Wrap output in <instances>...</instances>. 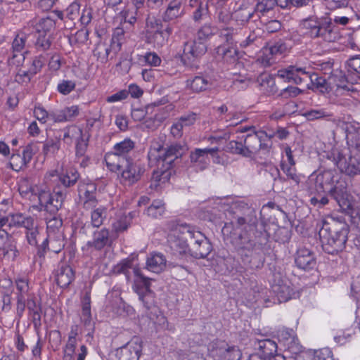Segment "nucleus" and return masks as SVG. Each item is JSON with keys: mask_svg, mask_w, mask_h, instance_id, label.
<instances>
[{"mask_svg": "<svg viewBox=\"0 0 360 360\" xmlns=\"http://www.w3.org/2000/svg\"><path fill=\"white\" fill-rule=\"evenodd\" d=\"M347 143L350 150H355L360 153V127L351 132L348 135Z\"/></svg>", "mask_w": 360, "mask_h": 360, "instance_id": "nucleus-62", "label": "nucleus"}, {"mask_svg": "<svg viewBox=\"0 0 360 360\" xmlns=\"http://www.w3.org/2000/svg\"><path fill=\"white\" fill-rule=\"evenodd\" d=\"M214 31L215 27L211 23H205L198 30L195 39L207 44L210 38L214 34Z\"/></svg>", "mask_w": 360, "mask_h": 360, "instance_id": "nucleus-48", "label": "nucleus"}, {"mask_svg": "<svg viewBox=\"0 0 360 360\" xmlns=\"http://www.w3.org/2000/svg\"><path fill=\"white\" fill-rule=\"evenodd\" d=\"M0 252H2L4 257H7L12 261H14L19 255L16 242L13 238L0 245Z\"/></svg>", "mask_w": 360, "mask_h": 360, "instance_id": "nucleus-44", "label": "nucleus"}, {"mask_svg": "<svg viewBox=\"0 0 360 360\" xmlns=\"http://www.w3.org/2000/svg\"><path fill=\"white\" fill-rule=\"evenodd\" d=\"M56 25L55 20L50 16L41 18L34 25V29L38 34H51Z\"/></svg>", "mask_w": 360, "mask_h": 360, "instance_id": "nucleus-42", "label": "nucleus"}, {"mask_svg": "<svg viewBox=\"0 0 360 360\" xmlns=\"http://www.w3.org/2000/svg\"><path fill=\"white\" fill-rule=\"evenodd\" d=\"M276 76L285 82L300 84L308 81L309 72L306 70V68L289 65L285 68L278 70Z\"/></svg>", "mask_w": 360, "mask_h": 360, "instance_id": "nucleus-16", "label": "nucleus"}, {"mask_svg": "<svg viewBox=\"0 0 360 360\" xmlns=\"http://www.w3.org/2000/svg\"><path fill=\"white\" fill-rule=\"evenodd\" d=\"M79 109L77 105L65 107L58 112H52L51 115V121L54 122H63L72 120L77 117Z\"/></svg>", "mask_w": 360, "mask_h": 360, "instance_id": "nucleus-33", "label": "nucleus"}, {"mask_svg": "<svg viewBox=\"0 0 360 360\" xmlns=\"http://www.w3.org/2000/svg\"><path fill=\"white\" fill-rule=\"evenodd\" d=\"M51 44V34H38L34 46L39 51H45L50 49Z\"/></svg>", "mask_w": 360, "mask_h": 360, "instance_id": "nucleus-54", "label": "nucleus"}, {"mask_svg": "<svg viewBox=\"0 0 360 360\" xmlns=\"http://www.w3.org/2000/svg\"><path fill=\"white\" fill-rule=\"evenodd\" d=\"M255 13V9L252 10L251 8L240 6L235 12V18L237 21L244 24L248 22L252 17Z\"/></svg>", "mask_w": 360, "mask_h": 360, "instance_id": "nucleus-50", "label": "nucleus"}, {"mask_svg": "<svg viewBox=\"0 0 360 360\" xmlns=\"http://www.w3.org/2000/svg\"><path fill=\"white\" fill-rule=\"evenodd\" d=\"M213 83L208 76L195 75L186 82V89L193 93L199 94L210 89Z\"/></svg>", "mask_w": 360, "mask_h": 360, "instance_id": "nucleus-26", "label": "nucleus"}, {"mask_svg": "<svg viewBox=\"0 0 360 360\" xmlns=\"http://www.w3.org/2000/svg\"><path fill=\"white\" fill-rule=\"evenodd\" d=\"M157 166V169L154 170L152 174L151 179L154 182L151 184L150 187L157 188L160 184L167 182L172 175L171 168H167L165 165L159 162H155Z\"/></svg>", "mask_w": 360, "mask_h": 360, "instance_id": "nucleus-32", "label": "nucleus"}, {"mask_svg": "<svg viewBox=\"0 0 360 360\" xmlns=\"http://www.w3.org/2000/svg\"><path fill=\"white\" fill-rule=\"evenodd\" d=\"M136 143L130 138H125L124 140L115 143L112 148V151L108 153L105 155V161L108 167H112L110 169L116 168L117 170H120L121 166L120 165H112L109 162V160L113 156L122 157L127 160V159H131L129 154L134 150Z\"/></svg>", "mask_w": 360, "mask_h": 360, "instance_id": "nucleus-15", "label": "nucleus"}, {"mask_svg": "<svg viewBox=\"0 0 360 360\" xmlns=\"http://www.w3.org/2000/svg\"><path fill=\"white\" fill-rule=\"evenodd\" d=\"M238 53L234 45H220L217 48V55L221 56L224 60L227 63L236 62L238 60Z\"/></svg>", "mask_w": 360, "mask_h": 360, "instance_id": "nucleus-41", "label": "nucleus"}, {"mask_svg": "<svg viewBox=\"0 0 360 360\" xmlns=\"http://www.w3.org/2000/svg\"><path fill=\"white\" fill-rule=\"evenodd\" d=\"M58 212V211L54 214L48 213L50 215V217H46L47 232L46 237H51L59 234H63V220Z\"/></svg>", "mask_w": 360, "mask_h": 360, "instance_id": "nucleus-34", "label": "nucleus"}, {"mask_svg": "<svg viewBox=\"0 0 360 360\" xmlns=\"http://www.w3.org/2000/svg\"><path fill=\"white\" fill-rule=\"evenodd\" d=\"M172 32V27L167 25L163 30L146 35L147 41L156 47H162L167 42Z\"/></svg>", "mask_w": 360, "mask_h": 360, "instance_id": "nucleus-36", "label": "nucleus"}, {"mask_svg": "<svg viewBox=\"0 0 360 360\" xmlns=\"http://www.w3.org/2000/svg\"><path fill=\"white\" fill-rule=\"evenodd\" d=\"M134 274L136 291L146 309V314L150 320L155 321V319L158 318L160 311L158 307L154 304L151 296L150 279L145 276L139 269H135Z\"/></svg>", "mask_w": 360, "mask_h": 360, "instance_id": "nucleus-5", "label": "nucleus"}, {"mask_svg": "<svg viewBox=\"0 0 360 360\" xmlns=\"http://www.w3.org/2000/svg\"><path fill=\"white\" fill-rule=\"evenodd\" d=\"M346 63L348 72L360 79V55L350 57Z\"/></svg>", "mask_w": 360, "mask_h": 360, "instance_id": "nucleus-57", "label": "nucleus"}, {"mask_svg": "<svg viewBox=\"0 0 360 360\" xmlns=\"http://www.w3.org/2000/svg\"><path fill=\"white\" fill-rule=\"evenodd\" d=\"M75 278V271L72 267L65 263L58 264L55 271V280L58 286L62 288H68Z\"/></svg>", "mask_w": 360, "mask_h": 360, "instance_id": "nucleus-21", "label": "nucleus"}, {"mask_svg": "<svg viewBox=\"0 0 360 360\" xmlns=\"http://www.w3.org/2000/svg\"><path fill=\"white\" fill-rule=\"evenodd\" d=\"M256 82L262 90L269 95H274L278 91L274 77L271 74L266 72L260 74L257 77Z\"/></svg>", "mask_w": 360, "mask_h": 360, "instance_id": "nucleus-35", "label": "nucleus"}, {"mask_svg": "<svg viewBox=\"0 0 360 360\" xmlns=\"http://www.w3.org/2000/svg\"><path fill=\"white\" fill-rule=\"evenodd\" d=\"M333 161L342 172L354 176L360 174V153L351 150V154L347 160L345 155L338 150L332 152Z\"/></svg>", "mask_w": 360, "mask_h": 360, "instance_id": "nucleus-9", "label": "nucleus"}, {"mask_svg": "<svg viewBox=\"0 0 360 360\" xmlns=\"http://www.w3.org/2000/svg\"><path fill=\"white\" fill-rule=\"evenodd\" d=\"M81 321L82 328L79 335L84 336L86 338H92L94 335V323L91 321V319H81Z\"/></svg>", "mask_w": 360, "mask_h": 360, "instance_id": "nucleus-63", "label": "nucleus"}, {"mask_svg": "<svg viewBox=\"0 0 360 360\" xmlns=\"http://www.w3.org/2000/svg\"><path fill=\"white\" fill-rule=\"evenodd\" d=\"M145 172V165L140 160L134 161L132 159H127L121 176L124 182L129 185H133L141 180Z\"/></svg>", "mask_w": 360, "mask_h": 360, "instance_id": "nucleus-17", "label": "nucleus"}, {"mask_svg": "<svg viewBox=\"0 0 360 360\" xmlns=\"http://www.w3.org/2000/svg\"><path fill=\"white\" fill-rule=\"evenodd\" d=\"M135 269H139L141 271L138 266H134L132 259H125L114 266L113 271L117 274H124L127 280L129 281L131 278V274L134 275V271Z\"/></svg>", "mask_w": 360, "mask_h": 360, "instance_id": "nucleus-40", "label": "nucleus"}, {"mask_svg": "<svg viewBox=\"0 0 360 360\" xmlns=\"http://www.w3.org/2000/svg\"><path fill=\"white\" fill-rule=\"evenodd\" d=\"M143 347L142 339H131L120 348L119 360H139Z\"/></svg>", "mask_w": 360, "mask_h": 360, "instance_id": "nucleus-19", "label": "nucleus"}, {"mask_svg": "<svg viewBox=\"0 0 360 360\" xmlns=\"http://www.w3.org/2000/svg\"><path fill=\"white\" fill-rule=\"evenodd\" d=\"M276 5V0H261L256 4L255 11L264 15L272 11Z\"/></svg>", "mask_w": 360, "mask_h": 360, "instance_id": "nucleus-58", "label": "nucleus"}, {"mask_svg": "<svg viewBox=\"0 0 360 360\" xmlns=\"http://www.w3.org/2000/svg\"><path fill=\"white\" fill-rule=\"evenodd\" d=\"M234 220L231 221L232 226L240 228L246 224L257 223L258 220L253 208L244 202H238L233 205Z\"/></svg>", "mask_w": 360, "mask_h": 360, "instance_id": "nucleus-13", "label": "nucleus"}, {"mask_svg": "<svg viewBox=\"0 0 360 360\" xmlns=\"http://www.w3.org/2000/svg\"><path fill=\"white\" fill-rule=\"evenodd\" d=\"M303 93V89H301L295 86L290 85L286 88L282 89L278 94V96L281 98L288 99L290 98L297 97L299 95L302 94Z\"/></svg>", "mask_w": 360, "mask_h": 360, "instance_id": "nucleus-61", "label": "nucleus"}, {"mask_svg": "<svg viewBox=\"0 0 360 360\" xmlns=\"http://www.w3.org/2000/svg\"><path fill=\"white\" fill-rule=\"evenodd\" d=\"M207 45L195 39L186 41L183 45L181 61L190 68H198L200 58L206 53Z\"/></svg>", "mask_w": 360, "mask_h": 360, "instance_id": "nucleus-7", "label": "nucleus"}, {"mask_svg": "<svg viewBox=\"0 0 360 360\" xmlns=\"http://www.w3.org/2000/svg\"><path fill=\"white\" fill-rule=\"evenodd\" d=\"M349 230L346 225L331 220L324 221L319 231V237L323 251L335 255L345 248Z\"/></svg>", "mask_w": 360, "mask_h": 360, "instance_id": "nucleus-3", "label": "nucleus"}, {"mask_svg": "<svg viewBox=\"0 0 360 360\" xmlns=\"http://www.w3.org/2000/svg\"><path fill=\"white\" fill-rule=\"evenodd\" d=\"M262 44V38L255 33V32H250L248 36L243 40L240 45L243 48L249 46L259 47Z\"/></svg>", "mask_w": 360, "mask_h": 360, "instance_id": "nucleus-60", "label": "nucleus"}, {"mask_svg": "<svg viewBox=\"0 0 360 360\" xmlns=\"http://www.w3.org/2000/svg\"><path fill=\"white\" fill-rule=\"evenodd\" d=\"M209 152L213 153L214 151L209 150V148H195L193 151H191L190 159L193 166L201 171L205 169L210 164Z\"/></svg>", "mask_w": 360, "mask_h": 360, "instance_id": "nucleus-27", "label": "nucleus"}, {"mask_svg": "<svg viewBox=\"0 0 360 360\" xmlns=\"http://www.w3.org/2000/svg\"><path fill=\"white\" fill-rule=\"evenodd\" d=\"M262 250L252 252L247 257H240L244 264L248 265L251 269H261L264 264L265 257L262 253Z\"/></svg>", "mask_w": 360, "mask_h": 360, "instance_id": "nucleus-37", "label": "nucleus"}, {"mask_svg": "<svg viewBox=\"0 0 360 360\" xmlns=\"http://www.w3.org/2000/svg\"><path fill=\"white\" fill-rule=\"evenodd\" d=\"M226 3H215L214 4V19L219 23L228 24L232 19V14L227 7Z\"/></svg>", "mask_w": 360, "mask_h": 360, "instance_id": "nucleus-39", "label": "nucleus"}, {"mask_svg": "<svg viewBox=\"0 0 360 360\" xmlns=\"http://www.w3.org/2000/svg\"><path fill=\"white\" fill-rule=\"evenodd\" d=\"M302 115L309 121H314L319 119H326L333 116V115L327 112L325 109H311L304 112Z\"/></svg>", "mask_w": 360, "mask_h": 360, "instance_id": "nucleus-53", "label": "nucleus"}, {"mask_svg": "<svg viewBox=\"0 0 360 360\" xmlns=\"http://www.w3.org/2000/svg\"><path fill=\"white\" fill-rule=\"evenodd\" d=\"M28 37L29 34L23 32L15 35L11 45V56L8 58L9 65L19 66L24 62L25 54L28 53L24 51Z\"/></svg>", "mask_w": 360, "mask_h": 360, "instance_id": "nucleus-14", "label": "nucleus"}, {"mask_svg": "<svg viewBox=\"0 0 360 360\" xmlns=\"http://www.w3.org/2000/svg\"><path fill=\"white\" fill-rule=\"evenodd\" d=\"M226 240L240 257H247L252 252L264 248L268 240V234L264 226L258 222L246 224L240 228L233 226Z\"/></svg>", "mask_w": 360, "mask_h": 360, "instance_id": "nucleus-1", "label": "nucleus"}, {"mask_svg": "<svg viewBox=\"0 0 360 360\" xmlns=\"http://www.w3.org/2000/svg\"><path fill=\"white\" fill-rule=\"evenodd\" d=\"M30 195V196H27L25 199L31 202H34L37 200L39 201L38 205L33 206L34 209L52 214L62 208L66 198V191L60 188L57 191L53 190V193L49 190L34 188L29 193Z\"/></svg>", "mask_w": 360, "mask_h": 360, "instance_id": "nucleus-4", "label": "nucleus"}, {"mask_svg": "<svg viewBox=\"0 0 360 360\" xmlns=\"http://www.w3.org/2000/svg\"><path fill=\"white\" fill-rule=\"evenodd\" d=\"M218 349L224 360H240L242 357V352L238 347L229 346L224 341L221 342Z\"/></svg>", "mask_w": 360, "mask_h": 360, "instance_id": "nucleus-38", "label": "nucleus"}, {"mask_svg": "<svg viewBox=\"0 0 360 360\" xmlns=\"http://www.w3.org/2000/svg\"><path fill=\"white\" fill-rule=\"evenodd\" d=\"M328 192L340 208L348 212L353 210L354 206L351 202L352 196L347 191L345 181L336 179L335 184L329 188Z\"/></svg>", "mask_w": 360, "mask_h": 360, "instance_id": "nucleus-12", "label": "nucleus"}, {"mask_svg": "<svg viewBox=\"0 0 360 360\" xmlns=\"http://www.w3.org/2000/svg\"><path fill=\"white\" fill-rule=\"evenodd\" d=\"M20 218H14L13 224L17 225V228H24L27 243L33 247H35L37 251L40 244L38 243L41 236L39 224L37 219L31 215L22 214Z\"/></svg>", "mask_w": 360, "mask_h": 360, "instance_id": "nucleus-10", "label": "nucleus"}, {"mask_svg": "<svg viewBox=\"0 0 360 360\" xmlns=\"http://www.w3.org/2000/svg\"><path fill=\"white\" fill-rule=\"evenodd\" d=\"M162 19H159L155 17L148 18L146 20V35L150 34L154 32H158L165 29Z\"/></svg>", "mask_w": 360, "mask_h": 360, "instance_id": "nucleus-56", "label": "nucleus"}, {"mask_svg": "<svg viewBox=\"0 0 360 360\" xmlns=\"http://www.w3.org/2000/svg\"><path fill=\"white\" fill-rule=\"evenodd\" d=\"M89 32L86 28H82L69 37V42L72 46L84 44L89 39Z\"/></svg>", "mask_w": 360, "mask_h": 360, "instance_id": "nucleus-52", "label": "nucleus"}, {"mask_svg": "<svg viewBox=\"0 0 360 360\" xmlns=\"http://www.w3.org/2000/svg\"><path fill=\"white\" fill-rule=\"evenodd\" d=\"M166 211L165 203L162 200H154L145 210L146 214L152 218L158 219L162 217Z\"/></svg>", "mask_w": 360, "mask_h": 360, "instance_id": "nucleus-43", "label": "nucleus"}, {"mask_svg": "<svg viewBox=\"0 0 360 360\" xmlns=\"http://www.w3.org/2000/svg\"><path fill=\"white\" fill-rule=\"evenodd\" d=\"M234 34L235 29L227 27L221 30L219 37L226 43V46H232L236 43Z\"/></svg>", "mask_w": 360, "mask_h": 360, "instance_id": "nucleus-64", "label": "nucleus"}, {"mask_svg": "<svg viewBox=\"0 0 360 360\" xmlns=\"http://www.w3.org/2000/svg\"><path fill=\"white\" fill-rule=\"evenodd\" d=\"M300 29L304 37L321 43H335L342 37L340 29L335 26L330 17L304 19L301 22Z\"/></svg>", "mask_w": 360, "mask_h": 360, "instance_id": "nucleus-2", "label": "nucleus"}, {"mask_svg": "<svg viewBox=\"0 0 360 360\" xmlns=\"http://www.w3.org/2000/svg\"><path fill=\"white\" fill-rule=\"evenodd\" d=\"M272 291L277 297L279 302H285L291 298L292 289L284 283H277L272 285Z\"/></svg>", "mask_w": 360, "mask_h": 360, "instance_id": "nucleus-45", "label": "nucleus"}, {"mask_svg": "<svg viewBox=\"0 0 360 360\" xmlns=\"http://www.w3.org/2000/svg\"><path fill=\"white\" fill-rule=\"evenodd\" d=\"M112 244V239L110 236V231L106 228H102L94 231L92 240L86 243V246L97 251H101L105 247H110Z\"/></svg>", "mask_w": 360, "mask_h": 360, "instance_id": "nucleus-22", "label": "nucleus"}, {"mask_svg": "<svg viewBox=\"0 0 360 360\" xmlns=\"http://www.w3.org/2000/svg\"><path fill=\"white\" fill-rule=\"evenodd\" d=\"M295 262L298 268L305 271L313 269L316 265L314 253L306 248L297 250Z\"/></svg>", "mask_w": 360, "mask_h": 360, "instance_id": "nucleus-23", "label": "nucleus"}, {"mask_svg": "<svg viewBox=\"0 0 360 360\" xmlns=\"http://www.w3.org/2000/svg\"><path fill=\"white\" fill-rule=\"evenodd\" d=\"M15 285L17 289L16 299H28V297L34 295L30 292L29 281L25 278H18L15 279Z\"/></svg>", "mask_w": 360, "mask_h": 360, "instance_id": "nucleus-46", "label": "nucleus"}, {"mask_svg": "<svg viewBox=\"0 0 360 360\" xmlns=\"http://www.w3.org/2000/svg\"><path fill=\"white\" fill-rule=\"evenodd\" d=\"M166 258L160 252H152L147 257L146 269L155 274L162 272L166 267Z\"/></svg>", "mask_w": 360, "mask_h": 360, "instance_id": "nucleus-31", "label": "nucleus"}, {"mask_svg": "<svg viewBox=\"0 0 360 360\" xmlns=\"http://www.w3.org/2000/svg\"><path fill=\"white\" fill-rule=\"evenodd\" d=\"M184 344L186 347L179 348L172 352L173 356L176 357L177 360H185L190 353L195 352L193 349L195 347V342L193 339H187L186 342Z\"/></svg>", "mask_w": 360, "mask_h": 360, "instance_id": "nucleus-49", "label": "nucleus"}, {"mask_svg": "<svg viewBox=\"0 0 360 360\" xmlns=\"http://www.w3.org/2000/svg\"><path fill=\"white\" fill-rule=\"evenodd\" d=\"M60 148V141L59 139L47 140L43 146L42 153L44 155H53L57 153Z\"/></svg>", "mask_w": 360, "mask_h": 360, "instance_id": "nucleus-59", "label": "nucleus"}, {"mask_svg": "<svg viewBox=\"0 0 360 360\" xmlns=\"http://www.w3.org/2000/svg\"><path fill=\"white\" fill-rule=\"evenodd\" d=\"M255 349L265 358L276 360V358L283 359L277 355V344L272 339H257L254 344Z\"/></svg>", "mask_w": 360, "mask_h": 360, "instance_id": "nucleus-24", "label": "nucleus"}, {"mask_svg": "<svg viewBox=\"0 0 360 360\" xmlns=\"http://www.w3.org/2000/svg\"><path fill=\"white\" fill-rule=\"evenodd\" d=\"M244 144L249 158H252L259 153H269L273 141L269 140L266 131H259L248 134L244 139Z\"/></svg>", "mask_w": 360, "mask_h": 360, "instance_id": "nucleus-8", "label": "nucleus"}, {"mask_svg": "<svg viewBox=\"0 0 360 360\" xmlns=\"http://www.w3.org/2000/svg\"><path fill=\"white\" fill-rule=\"evenodd\" d=\"M309 80L313 85V89H316L323 94L329 91V84L323 77H319L316 73L311 74L309 72V77L308 78V81Z\"/></svg>", "mask_w": 360, "mask_h": 360, "instance_id": "nucleus-47", "label": "nucleus"}, {"mask_svg": "<svg viewBox=\"0 0 360 360\" xmlns=\"http://www.w3.org/2000/svg\"><path fill=\"white\" fill-rule=\"evenodd\" d=\"M314 175H311L309 179L310 183H314L315 188L317 192L325 191L329 189L328 188L333 186L336 180H335V176L333 172L330 170L323 171L318 174L315 178H313Z\"/></svg>", "mask_w": 360, "mask_h": 360, "instance_id": "nucleus-25", "label": "nucleus"}, {"mask_svg": "<svg viewBox=\"0 0 360 360\" xmlns=\"http://www.w3.org/2000/svg\"><path fill=\"white\" fill-rule=\"evenodd\" d=\"M187 233L191 238L189 252L195 259H205L213 250L210 240L200 231L187 228Z\"/></svg>", "mask_w": 360, "mask_h": 360, "instance_id": "nucleus-11", "label": "nucleus"}, {"mask_svg": "<svg viewBox=\"0 0 360 360\" xmlns=\"http://www.w3.org/2000/svg\"><path fill=\"white\" fill-rule=\"evenodd\" d=\"M65 243L63 234L45 238L36 252V256L45 258L47 251L59 253L65 247Z\"/></svg>", "mask_w": 360, "mask_h": 360, "instance_id": "nucleus-18", "label": "nucleus"}, {"mask_svg": "<svg viewBox=\"0 0 360 360\" xmlns=\"http://www.w3.org/2000/svg\"><path fill=\"white\" fill-rule=\"evenodd\" d=\"M227 150L233 154L240 155L243 157L249 158L244 141H231L227 144Z\"/></svg>", "mask_w": 360, "mask_h": 360, "instance_id": "nucleus-55", "label": "nucleus"}, {"mask_svg": "<svg viewBox=\"0 0 360 360\" xmlns=\"http://www.w3.org/2000/svg\"><path fill=\"white\" fill-rule=\"evenodd\" d=\"M79 177L80 174L75 168H70L67 169L65 173L60 174L58 176V181L60 185H58L53 190L57 191L60 188L65 190L67 195V188L74 186L78 181Z\"/></svg>", "mask_w": 360, "mask_h": 360, "instance_id": "nucleus-28", "label": "nucleus"}, {"mask_svg": "<svg viewBox=\"0 0 360 360\" xmlns=\"http://www.w3.org/2000/svg\"><path fill=\"white\" fill-rule=\"evenodd\" d=\"M27 309L28 316L32 319L34 328L37 330L41 326V306L39 302H37L34 295L28 297L27 299Z\"/></svg>", "mask_w": 360, "mask_h": 360, "instance_id": "nucleus-30", "label": "nucleus"}, {"mask_svg": "<svg viewBox=\"0 0 360 360\" xmlns=\"http://www.w3.org/2000/svg\"><path fill=\"white\" fill-rule=\"evenodd\" d=\"M158 149H152L150 153H148V159L150 163L153 162H159L165 165L167 168L172 169L174 165V162L180 159L186 151L185 145L179 143H174L170 146L164 148L161 155H157L156 151Z\"/></svg>", "mask_w": 360, "mask_h": 360, "instance_id": "nucleus-6", "label": "nucleus"}, {"mask_svg": "<svg viewBox=\"0 0 360 360\" xmlns=\"http://www.w3.org/2000/svg\"><path fill=\"white\" fill-rule=\"evenodd\" d=\"M96 192V186L95 184L79 182L78 185V193L79 199L83 202L84 208L90 209L96 207L97 203Z\"/></svg>", "mask_w": 360, "mask_h": 360, "instance_id": "nucleus-20", "label": "nucleus"}, {"mask_svg": "<svg viewBox=\"0 0 360 360\" xmlns=\"http://www.w3.org/2000/svg\"><path fill=\"white\" fill-rule=\"evenodd\" d=\"M184 14L182 0H172L167 4L162 18L165 22H168Z\"/></svg>", "mask_w": 360, "mask_h": 360, "instance_id": "nucleus-29", "label": "nucleus"}, {"mask_svg": "<svg viewBox=\"0 0 360 360\" xmlns=\"http://www.w3.org/2000/svg\"><path fill=\"white\" fill-rule=\"evenodd\" d=\"M106 217V210L100 207L94 209L91 213V224L94 228H99Z\"/></svg>", "mask_w": 360, "mask_h": 360, "instance_id": "nucleus-51", "label": "nucleus"}]
</instances>
